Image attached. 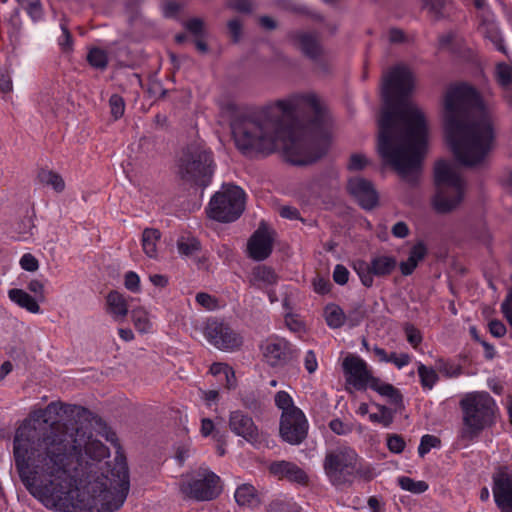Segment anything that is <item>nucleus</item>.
Masks as SVG:
<instances>
[{"label":"nucleus","mask_w":512,"mask_h":512,"mask_svg":"<svg viewBox=\"0 0 512 512\" xmlns=\"http://www.w3.org/2000/svg\"><path fill=\"white\" fill-rule=\"evenodd\" d=\"M131 317L134 326L138 331L144 333L150 329L151 324L147 317V314L144 311L134 310L132 311Z\"/></svg>","instance_id":"45"},{"label":"nucleus","mask_w":512,"mask_h":512,"mask_svg":"<svg viewBox=\"0 0 512 512\" xmlns=\"http://www.w3.org/2000/svg\"><path fill=\"white\" fill-rule=\"evenodd\" d=\"M87 61L92 67L104 70L108 65V55L100 48H92L87 54Z\"/></svg>","instance_id":"37"},{"label":"nucleus","mask_w":512,"mask_h":512,"mask_svg":"<svg viewBox=\"0 0 512 512\" xmlns=\"http://www.w3.org/2000/svg\"><path fill=\"white\" fill-rule=\"evenodd\" d=\"M478 29L486 39L493 43L497 50L504 54L507 53L495 15H485L484 19L479 20Z\"/></svg>","instance_id":"23"},{"label":"nucleus","mask_w":512,"mask_h":512,"mask_svg":"<svg viewBox=\"0 0 512 512\" xmlns=\"http://www.w3.org/2000/svg\"><path fill=\"white\" fill-rule=\"evenodd\" d=\"M329 428L338 435H345L351 432V427L342 420L336 418L330 421Z\"/></svg>","instance_id":"61"},{"label":"nucleus","mask_w":512,"mask_h":512,"mask_svg":"<svg viewBox=\"0 0 512 512\" xmlns=\"http://www.w3.org/2000/svg\"><path fill=\"white\" fill-rule=\"evenodd\" d=\"M64 414L70 419L52 421L43 433L30 424L21 425L15 433L13 452L19 477L31 495L46 506L64 505L79 496L76 489V466L82 451L94 460L109 456L108 448L93 439L88 426V409L61 402H51L39 410L37 417L45 423L51 415Z\"/></svg>","instance_id":"1"},{"label":"nucleus","mask_w":512,"mask_h":512,"mask_svg":"<svg viewBox=\"0 0 512 512\" xmlns=\"http://www.w3.org/2000/svg\"><path fill=\"white\" fill-rule=\"evenodd\" d=\"M230 126L243 155L268 156L282 147L288 162L302 166L327 153L332 119L318 95L305 92L262 107L240 108Z\"/></svg>","instance_id":"2"},{"label":"nucleus","mask_w":512,"mask_h":512,"mask_svg":"<svg viewBox=\"0 0 512 512\" xmlns=\"http://www.w3.org/2000/svg\"><path fill=\"white\" fill-rule=\"evenodd\" d=\"M275 405L282 410V415L292 413L293 409H299L293 403L292 397L286 391H279L275 395Z\"/></svg>","instance_id":"41"},{"label":"nucleus","mask_w":512,"mask_h":512,"mask_svg":"<svg viewBox=\"0 0 512 512\" xmlns=\"http://www.w3.org/2000/svg\"><path fill=\"white\" fill-rule=\"evenodd\" d=\"M242 404L252 412H258L261 409V403L253 393L246 394L242 398Z\"/></svg>","instance_id":"59"},{"label":"nucleus","mask_w":512,"mask_h":512,"mask_svg":"<svg viewBox=\"0 0 512 512\" xmlns=\"http://www.w3.org/2000/svg\"><path fill=\"white\" fill-rule=\"evenodd\" d=\"M245 192L236 185H223L206 209L209 218L222 223L236 221L245 209Z\"/></svg>","instance_id":"10"},{"label":"nucleus","mask_w":512,"mask_h":512,"mask_svg":"<svg viewBox=\"0 0 512 512\" xmlns=\"http://www.w3.org/2000/svg\"><path fill=\"white\" fill-rule=\"evenodd\" d=\"M434 177L437 192L433 198V207L438 213H450L463 200L465 182L457 167L444 160L436 163Z\"/></svg>","instance_id":"8"},{"label":"nucleus","mask_w":512,"mask_h":512,"mask_svg":"<svg viewBox=\"0 0 512 512\" xmlns=\"http://www.w3.org/2000/svg\"><path fill=\"white\" fill-rule=\"evenodd\" d=\"M313 287L316 293L324 295L330 291L331 283L328 279L318 277L314 279Z\"/></svg>","instance_id":"63"},{"label":"nucleus","mask_w":512,"mask_h":512,"mask_svg":"<svg viewBox=\"0 0 512 512\" xmlns=\"http://www.w3.org/2000/svg\"><path fill=\"white\" fill-rule=\"evenodd\" d=\"M233 42H238L242 34V22L239 18L232 19L227 24Z\"/></svg>","instance_id":"57"},{"label":"nucleus","mask_w":512,"mask_h":512,"mask_svg":"<svg viewBox=\"0 0 512 512\" xmlns=\"http://www.w3.org/2000/svg\"><path fill=\"white\" fill-rule=\"evenodd\" d=\"M228 6L238 12L249 13L253 6L250 0H229Z\"/></svg>","instance_id":"60"},{"label":"nucleus","mask_w":512,"mask_h":512,"mask_svg":"<svg viewBox=\"0 0 512 512\" xmlns=\"http://www.w3.org/2000/svg\"><path fill=\"white\" fill-rule=\"evenodd\" d=\"M108 312L115 321L121 322L128 314V305L122 294L111 291L107 296Z\"/></svg>","instance_id":"26"},{"label":"nucleus","mask_w":512,"mask_h":512,"mask_svg":"<svg viewBox=\"0 0 512 512\" xmlns=\"http://www.w3.org/2000/svg\"><path fill=\"white\" fill-rule=\"evenodd\" d=\"M61 28V35L58 37V44L64 51H68L72 49L73 40L72 35L69 31V28L65 22V20H62L60 23Z\"/></svg>","instance_id":"47"},{"label":"nucleus","mask_w":512,"mask_h":512,"mask_svg":"<svg viewBox=\"0 0 512 512\" xmlns=\"http://www.w3.org/2000/svg\"><path fill=\"white\" fill-rule=\"evenodd\" d=\"M404 439L397 434L389 435L387 438V447L393 453H401L405 448Z\"/></svg>","instance_id":"49"},{"label":"nucleus","mask_w":512,"mask_h":512,"mask_svg":"<svg viewBox=\"0 0 512 512\" xmlns=\"http://www.w3.org/2000/svg\"><path fill=\"white\" fill-rule=\"evenodd\" d=\"M323 469L334 486L351 484L355 476L371 479L370 468L363 467L356 451L346 445L338 446L326 452Z\"/></svg>","instance_id":"7"},{"label":"nucleus","mask_w":512,"mask_h":512,"mask_svg":"<svg viewBox=\"0 0 512 512\" xmlns=\"http://www.w3.org/2000/svg\"><path fill=\"white\" fill-rule=\"evenodd\" d=\"M495 79L502 91L512 87V66L505 62L498 63L495 67Z\"/></svg>","instance_id":"33"},{"label":"nucleus","mask_w":512,"mask_h":512,"mask_svg":"<svg viewBox=\"0 0 512 512\" xmlns=\"http://www.w3.org/2000/svg\"><path fill=\"white\" fill-rule=\"evenodd\" d=\"M474 7L478 10L477 17L479 20L484 19L485 15H494L486 0H472Z\"/></svg>","instance_id":"64"},{"label":"nucleus","mask_w":512,"mask_h":512,"mask_svg":"<svg viewBox=\"0 0 512 512\" xmlns=\"http://www.w3.org/2000/svg\"><path fill=\"white\" fill-rule=\"evenodd\" d=\"M490 333L497 338L503 337L506 334V326L500 320H491L489 322Z\"/></svg>","instance_id":"62"},{"label":"nucleus","mask_w":512,"mask_h":512,"mask_svg":"<svg viewBox=\"0 0 512 512\" xmlns=\"http://www.w3.org/2000/svg\"><path fill=\"white\" fill-rule=\"evenodd\" d=\"M125 287L131 292H139L140 291V278L139 276L132 271H129L125 274L124 280Z\"/></svg>","instance_id":"53"},{"label":"nucleus","mask_w":512,"mask_h":512,"mask_svg":"<svg viewBox=\"0 0 512 512\" xmlns=\"http://www.w3.org/2000/svg\"><path fill=\"white\" fill-rule=\"evenodd\" d=\"M369 388L376 391L381 396L386 397L391 404L395 406H402L403 397L400 391L392 384L382 382L379 378L375 377L372 379Z\"/></svg>","instance_id":"27"},{"label":"nucleus","mask_w":512,"mask_h":512,"mask_svg":"<svg viewBox=\"0 0 512 512\" xmlns=\"http://www.w3.org/2000/svg\"><path fill=\"white\" fill-rule=\"evenodd\" d=\"M110 487L100 489L99 493L80 506L82 512H114L119 510L129 493V471L126 464H118L111 471Z\"/></svg>","instance_id":"9"},{"label":"nucleus","mask_w":512,"mask_h":512,"mask_svg":"<svg viewBox=\"0 0 512 512\" xmlns=\"http://www.w3.org/2000/svg\"><path fill=\"white\" fill-rule=\"evenodd\" d=\"M399 486L406 491L421 494L428 490V484L422 480H414L407 476H402L398 478Z\"/></svg>","instance_id":"36"},{"label":"nucleus","mask_w":512,"mask_h":512,"mask_svg":"<svg viewBox=\"0 0 512 512\" xmlns=\"http://www.w3.org/2000/svg\"><path fill=\"white\" fill-rule=\"evenodd\" d=\"M291 412L281 415L280 435L285 442L298 445L307 437L308 422L301 409Z\"/></svg>","instance_id":"14"},{"label":"nucleus","mask_w":512,"mask_h":512,"mask_svg":"<svg viewBox=\"0 0 512 512\" xmlns=\"http://www.w3.org/2000/svg\"><path fill=\"white\" fill-rule=\"evenodd\" d=\"M109 106L114 119L117 120L123 116L125 111V103L121 96L118 94H113L109 99Z\"/></svg>","instance_id":"46"},{"label":"nucleus","mask_w":512,"mask_h":512,"mask_svg":"<svg viewBox=\"0 0 512 512\" xmlns=\"http://www.w3.org/2000/svg\"><path fill=\"white\" fill-rule=\"evenodd\" d=\"M417 372L424 389L431 390L439 379L433 368H428L422 363L419 364Z\"/></svg>","instance_id":"35"},{"label":"nucleus","mask_w":512,"mask_h":512,"mask_svg":"<svg viewBox=\"0 0 512 512\" xmlns=\"http://www.w3.org/2000/svg\"><path fill=\"white\" fill-rule=\"evenodd\" d=\"M204 335L210 344L220 350L232 351L242 345V337L227 324L217 320L207 322Z\"/></svg>","instance_id":"13"},{"label":"nucleus","mask_w":512,"mask_h":512,"mask_svg":"<svg viewBox=\"0 0 512 512\" xmlns=\"http://www.w3.org/2000/svg\"><path fill=\"white\" fill-rule=\"evenodd\" d=\"M268 512H301L295 502L276 500L270 503Z\"/></svg>","instance_id":"44"},{"label":"nucleus","mask_w":512,"mask_h":512,"mask_svg":"<svg viewBox=\"0 0 512 512\" xmlns=\"http://www.w3.org/2000/svg\"><path fill=\"white\" fill-rule=\"evenodd\" d=\"M228 426L233 434L243 438L253 446L261 443L262 433L259 431L253 418L242 410L230 412Z\"/></svg>","instance_id":"15"},{"label":"nucleus","mask_w":512,"mask_h":512,"mask_svg":"<svg viewBox=\"0 0 512 512\" xmlns=\"http://www.w3.org/2000/svg\"><path fill=\"white\" fill-rule=\"evenodd\" d=\"M278 277L273 269L267 266H258L252 272V285L261 288L263 285H273L277 282Z\"/></svg>","instance_id":"30"},{"label":"nucleus","mask_w":512,"mask_h":512,"mask_svg":"<svg viewBox=\"0 0 512 512\" xmlns=\"http://www.w3.org/2000/svg\"><path fill=\"white\" fill-rule=\"evenodd\" d=\"M263 355L269 365L282 366L290 359V346L284 339L268 340L263 346Z\"/></svg>","instance_id":"22"},{"label":"nucleus","mask_w":512,"mask_h":512,"mask_svg":"<svg viewBox=\"0 0 512 512\" xmlns=\"http://www.w3.org/2000/svg\"><path fill=\"white\" fill-rule=\"evenodd\" d=\"M182 5L174 0H168L162 5V12L166 18H172L181 10Z\"/></svg>","instance_id":"55"},{"label":"nucleus","mask_w":512,"mask_h":512,"mask_svg":"<svg viewBox=\"0 0 512 512\" xmlns=\"http://www.w3.org/2000/svg\"><path fill=\"white\" fill-rule=\"evenodd\" d=\"M268 469L273 476L279 479H287L298 484H306L308 481L305 471L290 461H274L270 463Z\"/></svg>","instance_id":"20"},{"label":"nucleus","mask_w":512,"mask_h":512,"mask_svg":"<svg viewBox=\"0 0 512 512\" xmlns=\"http://www.w3.org/2000/svg\"><path fill=\"white\" fill-rule=\"evenodd\" d=\"M379 413H371L369 419L372 422L380 423L384 427H389L393 422V412L384 405H377Z\"/></svg>","instance_id":"40"},{"label":"nucleus","mask_w":512,"mask_h":512,"mask_svg":"<svg viewBox=\"0 0 512 512\" xmlns=\"http://www.w3.org/2000/svg\"><path fill=\"white\" fill-rule=\"evenodd\" d=\"M342 366L346 382L356 390H366L370 386L372 379L375 378L368 369L367 363L358 356H347Z\"/></svg>","instance_id":"16"},{"label":"nucleus","mask_w":512,"mask_h":512,"mask_svg":"<svg viewBox=\"0 0 512 512\" xmlns=\"http://www.w3.org/2000/svg\"><path fill=\"white\" fill-rule=\"evenodd\" d=\"M326 323L330 328L337 329L346 322V314L336 304H329L324 310Z\"/></svg>","instance_id":"32"},{"label":"nucleus","mask_w":512,"mask_h":512,"mask_svg":"<svg viewBox=\"0 0 512 512\" xmlns=\"http://www.w3.org/2000/svg\"><path fill=\"white\" fill-rule=\"evenodd\" d=\"M179 491L184 499L211 501L222 492L221 479L208 469H199L192 475L182 477Z\"/></svg>","instance_id":"11"},{"label":"nucleus","mask_w":512,"mask_h":512,"mask_svg":"<svg viewBox=\"0 0 512 512\" xmlns=\"http://www.w3.org/2000/svg\"><path fill=\"white\" fill-rule=\"evenodd\" d=\"M424 7L429 10L436 18L443 15L445 0H422Z\"/></svg>","instance_id":"50"},{"label":"nucleus","mask_w":512,"mask_h":512,"mask_svg":"<svg viewBox=\"0 0 512 512\" xmlns=\"http://www.w3.org/2000/svg\"><path fill=\"white\" fill-rule=\"evenodd\" d=\"M333 280L339 285H345L349 280V271L341 264H337L333 271Z\"/></svg>","instance_id":"54"},{"label":"nucleus","mask_w":512,"mask_h":512,"mask_svg":"<svg viewBox=\"0 0 512 512\" xmlns=\"http://www.w3.org/2000/svg\"><path fill=\"white\" fill-rule=\"evenodd\" d=\"M20 266L25 271L35 272L39 268V262L31 253H26L20 259Z\"/></svg>","instance_id":"51"},{"label":"nucleus","mask_w":512,"mask_h":512,"mask_svg":"<svg viewBox=\"0 0 512 512\" xmlns=\"http://www.w3.org/2000/svg\"><path fill=\"white\" fill-rule=\"evenodd\" d=\"M288 37L299 45L302 53L312 60H317L322 54V46L318 34L314 32L293 31Z\"/></svg>","instance_id":"21"},{"label":"nucleus","mask_w":512,"mask_h":512,"mask_svg":"<svg viewBox=\"0 0 512 512\" xmlns=\"http://www.w3.org/2000/svg\"><path fill=\"white\" fill-rule=\"evenodd\" d=\"M440 443V439L434 435H423L418 447L419 456L424 457L432 448L439 447Z\"/></svg>","instance_id":"42"},{"label":"nucleus","mask_w":512,"mask_h":512,"mask_svg":"<svg viewBox=\"0 0 512 512\" xmlns=\"http://www.w3.org/2000/svg\"><path fill=\"white\" fill-rule=\"evenodd\" d=\"M39 179L42 183L52 186L57 192H62L65 188L62 177L53 171L42 170L39 173Z\"/></svg>","instance_id":"38"},{"label":"nucleus","mask_w":512,"mask_h":512,"mask_svg":"<svg viewBox=\"0 0 512 512\" xmlns=\"http://www.w3.org/2000/svg\"><path fill=\"white\" fill-rule=\"evenodd\" d=\"M397 261L393 256L377 255L371 258L370 262L356 260L353 262V269L365 287H371L374 283V276L384 277L390 275L396 268Z\"/></svg>","instance_id":"12"},{"label":"nucleus","mask_w":512,"mask_h":512,"mask_svg":"<svg viewBox=\"0 0 512 512\" xmlns=\"http://www.w3.org/2000/svg\"><path fill=\"white\" fill-rule=\"evenodd\" d=\"M459 406L462 412L460 437L463 440L476 439L485 429L496 423L499 409L496 401L488 392L467 393L460 400Z\"/></svg>","instance_id":"5"},{"label":"nucleus","mask_w":512,"mask_h":512,"mask_svg":"<svg viewBox=\"0 0 512 512\" xmlns=\"http://www.w3.org/2000/svg\"><path fill=\"white\" fill-rule=\"evenodd\" d=\"M348 191L365 210H371L377 206L379 196L372 184L362 177H354L348 181Z\"/></svg>","instance_id":"18"},{"label":"nucleus","mask_w":512,"mask_h":512,"mask_svg":"<svg viewBox=\"0 0 512 512\" xmlns=\"http://www.w3.org/2000/svg\"><path fill=\"white\" fill-rule=\"evenodd\" d=\"M427 254V248L423 242H418L415 244L410 252L408 259L400 263L399 268L404 276L411 275L415 268L418 266L419 262H421Z\"/></svg>","instance_id":"25"},{"label":"nucleus","mask_w":512,"mask_h":512,"mask_svg":"<svg viewBox=\"0 0 512 512\" xmlns=\"http://www.w3.org/2000/svg\"><path fill=\"white\" fill-rule=\"evenodd\" d=\"M234 497L237 504L243 507L255 508L261 503L258 491L249 483H244L238 486Z\"/></svg>","instance_id":"24"},{"label":"nucleus","mask_w":512,"mask_h":512,"mask_svg":"<svg viewBox=\"0 0 512 512\" xmlns=\"http://www.w3.org/2000/svg\"><path fill=\"white\" fill-rule=\"evenodd\" d=\"M273 249V239L266 229L258 228L248 241L249 256L256 261L268 258Z\"/></svg>","instance_id":"19"},{"label":"nucleus","mask_w":512,"mask_h":512,"mask_svg":"<svg viewBox=\"0 0 512 512\" xmlns=\"http://www.w3.org/2000/svg\"><path fill=\"white\" fill-rule=\"evenodd\" d=\"M177 175L190 186L206 188L216 168L213 152L202 143L184 147L177 159Z\"/></svg>","instance_id":"6"},{"label":"nucleus","mask_w":512,"mask_h":512,"mask_svg":"<svg viewBox=\"0 0 512 512\" xmlns=\"http://www.w3.org/2000/svg\"><path fill=\"white\" fill-rule=\"evenodd\" d=\"M22 8L27 12L32 21L38 22L43 19L44 12L40 0H31Z\"/></svg>","instance_id":"43"},{"label":"nucleus","mask_w":512,"mask_h":512,"mask_svg":"<svg viewBox=\"0 0 512 512\" xmlns=\"http://www.w3.org/2000/svg\"><path fill=\"white\" fill-rule=\"evenodd\" d=\"M367 317V310L363 301H358L352 304L351 309L346 315V322L350 327L358 326L364 318Z\"/></svg>","instance_id":"34"},{"label":"nucleus","mask_w":512,"mask_h":512,"mask_svg":"<svg viewBox=\"0 0 512 512\" xmlns=\"http://www.w3.org/2000/svg\"><path fill=\"white\" fill-rule=\"evenodd\" d=\"M443 125L447 142L458 162L483 167L495 147L493 109L476 87L467 82L450 84L443 96Z\"/></svg>","instance_id":"4"},{"label":"nucleus","mask_w":512,"mask_h":512,"mask_svg":"<svg viewBox=\"0 0 512 512\" xmlns=\"http://www.w3.org/2000/svg\"><path fill=\"white\" fill-rule=\"evenodd\" d=\"M492 493L500 512H512V475L501 467L492 476Z\"/></svg>","instance_id":"17"},{"label":"nucleus","mask_w":512,"mask_h":512,"mask_svg":"<svg viewBox=\"0 0 512 512\" xmlns=\"http://www.w3.org/2000/svg\"><path fill=\"white\" fill-rule=\"evenodd\" d=\"M196 302L206 309H214L216 307V300L208 293L200 292L196 294Z\"/></svg>","instance_id":"58"},{"label":"nucleus","mask_w":512,"mask_h":512,"mask_svg":"<svg viewBox=\"0 0 512 512\" xmlns=\"http://www.w3.org/2000/svg\"><path fill=\"white\" fill-rule=\"evenodd\" d=\"M177 248L180 255L197 258L201 251V244L194 237L182 236L177 240Z\"/></svg>","instance_id":"31"},{"label":"nucleus","mask_w":512,"mask_h":512,"mask_svg":"<svg viewBox=\"0 0 512 512\" xmlns=\"http://www.w3.org/2000/svg\"><path fill=\"white\" fill-rule=\"evenodd\" d=\"M161 233L158 229L146 228L142 233V248L144 253L150 257L157 256V243L159 242Z\"/></svg>","instance_id":"29"},{"label":"nucleus","mask_w":512,"mask_h":512,"mask_svg":"<svg viewBox=\"0 0 512 512\" xmlns=\"http://www.w3.org/2000/svg\"><path fill=\"white\" fill-rule=\"evenodd\" d=\"M184 26L196 37H202L204 35V22L200 18L189 19L185 22Z\"/></svg>","instance_id":"48"},{"label":"nucleus","mask_w":512,"mask_h":512,"mask_svg":"<svg viewBox=\"0 0 512 512\" xmlns=\"http://www.w3.org/2000/svg\"><path fill=\"white\" fill-rule=\"evenodd\" d=\"M436 368L440 373L449 378L458 377L462 374V367L459 364L444 359L436 361Z\"/></svg>","instance_id":"39"},{"label":"nucleus","mask_w":512,"mask_h":512,"mask_svg":"<svg viewBox=\"0 0 512 512\" xmlns=\"http://www.w3.org/2000/svg\"><path fill=\"white\" fill-rule=\"evenodd\" d=\"M407 341L413 346L417 347L422 342L420 331L413 325L407 324L404 328Z\"/></svg>","instance_id":"52"},{"label":"nucleus","mask_w":512,"mask_h":512,"mask_svg":"<svg viewBox=\"0 0 512 512\" xmlns=\"http://www.w3.org/2000/svg\"><path fill=\"white\" fill-rule=\"evenodd\" d=\"M368 164V159L363 154H353L350 157L348 167L350 170L358 171L364 169Z\"/></svg>","instance_id":"56"},{"label":"nucleus","mask_w":512,"mask_h":512,"mask_svg":"<svg viewBox=\"0 0 512 512\" xmlns=\"http://www.w3.org/2000/svg\"><path fill=\"white\" fill-rule=\"evenodd\" d=\"M413 87L412 73L405 66H396L385 76L377 145L383 161L412 184L420 173L427 141L425 115L409 100Z\"/></svg>","instance_id":"3"},{"label":"nucleus","mask_w":512,"mask_h":512,"mask_svg":"<svg viewBox=\"0 0 512 512\" xmlns=\"http://www.w3.org/2000/svg\"><path fill=\"white\" fill-rule=\"evenodd\" d=\"M9 299L21 308L26 309L30 313H39L40 306L36 299L22 289L13 288L8 291Z\"/></svg>","instance_id":"28"}]
</instances>
